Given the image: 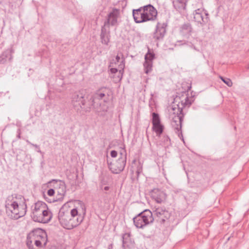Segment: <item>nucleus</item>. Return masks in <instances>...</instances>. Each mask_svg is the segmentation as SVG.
Returning <instances> with one entry per match:
<instances>
[{"label": "nucleus", "mask_w": 249, "mask_h": 249, "mask_svg": "<svg viewBox=\"0 0 249 249\" xmlns=\"http://www.w3.org/2000/svg\"><path fill=\"white\" fill-rule=\"evenodd\" d=\"M5 207L8 216L14 220L24 216L27 212V205L24 197L16 194H12L7 197Z\"/></svg>", "instance_id": "nucleus-1"}, {"label": "nucleus", "mask_w": 249, "mask_h": 249, "mask_svg": "<svg viewBox=\"0 0 249 249\" xmlns=\"http://www.w3.org/2000/svg\"><path fill=\"white\" fill-rule=\"evenodd\" d=\"M193 101V97H189L188 93H184L182 95L180 101H178V104L174 105L172 107V113L175 116L172 117L171 124L178 137L182 141L184 140L181 131L182 122L184 117L182 109L185 107H189Z\"/></svg>", "instance_id": "nucleus-2"}, {"label": "nucleus", "mask_w": 249, "mask_h": 249, "mask_svg": "<svg viewBox=\"0 0 249 249\" xmlns=\"http://www.w3.org/2000/svg\"><path fill=\"white\" fill-rule=\"evenodd\" d=\"M31 216L35 222L48 223L52 219V213L49 211L47 205L42 201H38L31 207Z\"/></svg>", "instance_id": "nucleus-3"}, {"label": "nucleus", "mask_w": 249, "mask_h": 249, "mask_svg": "<svg viewBox=\"0 0 249 249\" xmlns=\"http://www.w3.org/2000/svg\"><path fill=\"white\" fill-rule=\"evenodd\" d=\"M72 103H76L85 112H89L92 107L90 94L88 90L82 89L75 92L72 95Z\"/></svg>", "instance_id": "nucleus-4"}, {"label": "nucleus", "mask_w": 249, "mask_h": 249, "mask_svg": "<svg viewBox=\"0 0 249 249\" xmlns=\"http://www.w3.org/2000/svg\"><path fill=\"white\" fill-rule=\"evenodd\" d=\"M135 226L137 228H143L147 225L153 222L154 218L152 212L145 210L133 218Z\"/></svg>", "instance_id": "nucleus-5"}, {"label": "nucleus", "mask_w": 249, "mask_h": 249, "mask_svg": "<svg viewBox=\"0 0 249 249\" xmlns=\"http://www.w3.org/2000/svg\"><path fill=\"white\" fill-rule=\"evenodd\" d=\"M77 209H72L70 212L65 211L64 208L60 209L58 215V218L61 225L64 228L71 229V217L77 214Z\"/></svg>", "instance_id": "nucleus-6"}, {"label": "nucleus", "mask_w": 249, "mask_h": 249, "mask_svg": "<svg viewBox=\"0 0 249 249\" xmlns=\"http://www.w3.org/2000/svg\"><path fill=\"white\" fill-rule=\"evenodd\" d=\"M109 169L114 174H119L123 171L126 164L125 158H119L114 163H112L109 160H107Z\"/></svg>", "instance_id": "nucleus-7"}, {"label": "nucleus", "mask_w": 249, "mask_h": 249, "mask_svg": "<svg viewBox=\"0 0 249 249\" xmlns=\"http://www.w3.org/2000/svg\"><path fill=\"white\" fill-rule=\"evenodd\" d=\"M156 220L161 224L164 223L166 220L168 219L171 213L165 208L159 207L154 211Z\"/></svg>", "instance_id": "nucleus-8"}, {"label": "nucleus", "mask_w": 249, "mask_h": 249, "mask_svg": "<svg viewBox=\"0 0 249 249\" xmlns=\"http://www.w3.org/2000/svg\"><path fill=\"white\" fill-rule=\"evenodd\" d=\"M167 22H158L153 35V38L156 40H162L166 32Z\"/></svg>", "instance_id": "nucleus-9"}, {"label": "nucleus", "mask_w": 249, "mask_h": 249, "mask_svg": "<svg viewBox=\"0 0 249 249\" xmlns=\"http://www.w3.org/2000/svg\"><path fill=\"white\" fill-rule=\"evenodd\" d=\"M32 232L36 239L40 243V247H45L48 242V237L46 232L40 228H37L32 230Z\"/></svg>", "instance_id": "nucleus-10"}, {"label": "nucleus", "mask_w": 249, "mask_h": 249, "mask_svg": "<svg viewBox=\"0 0 249 249\" xmlns=\"http://www.w3.org/2000/svg\"><path fill=\"white\" fill-rule=\"evenodd\" d=\"M143 12L144 14L147 21L155 20L157 16L156 9L151 4L142 7Z\"/></svg>", "instance_id": "nucleus-11"}, {"label": "nucleus", "mask_w": 249, "mask_h": 249, "mask_svg": "<svg viewBox=\"0 0 249 249\" xmlns=\"http://www.w3.org/2000/svg\"><path fill=\"white\" fill-rule=\"evenodd\" d=\"M120 15V9L113 8L112 11L108 14L105 25H110L115 26L117 24L118 18Z\"/></svg>", "instance_id": "nucleus-12"}, {"label": "nucleus", "mask_w": 249, "mask_h": 249, "mask_svg": "<svg viewBox=\"0 0 249 249\" xmlns=\"http://www.w3.org/2000/svg\"><path fill=\"white\" fill-rule=\"evenodd\" d=\"M201 14H203L206 16H209V14L206 10L202 8H198L194 12L193 15L195 21L200 24L201 27H203L207 23V19L203 18L200 19Z\"/></svg>", "instance_id": "nucleus-13"}, {"label": "nucleus", "mask_w": 249, "mask_h": 249, "mask_svg": "<svg viewBox=\"0 0 249 249\" xmlns=\"http://www.w3.org/2000/svg\"><path fill=\"white\" fill-rule=\"evenodd\" d=\"M150 196L152 199L158 203L164 202L166 198V194L159 189H154L150 192Z\"/></svg>", "instance_id": "nucleus-14"}, {"label": "nucleus", "mask_w": 249, "mask_h": 249, "mask_svg": "<svg viewBox=\"0 0 249 249\" xmlns=\"http://www.w3.org/2000/svg\"><path fill=\"white\" fill-rule=\"evenodd\" d=\"M40 243L35 237L32 231L27 236L26 245L29 249H38L40 248Z\"/></svg>", "instance_id": "nucleus-15"}, {"label": "nucleus", "mask_w": 249, "mask_h": 249, "mask_svg": "<svg viewBox=\"0 0 249 249\" xmlns=\"http://www.w3.org/2000/svg\"><path fill=\"white\" fill-rule=\"evenodd\" d=\"M107 89L103 88L97 90L93 95H90V100L92 103V107H96V104H98V101L103 98L105 96Z\"/></svg>", "instance_id": "nucleus-16"}, {"label": "nucleus", "mask_w": 249, "mask_h": 249, "mask_svg": "<svg viewBox=\"0 0 249 249\" xmlns=\"http://www.w3.org/2000/svg\"><path fill=\"white\" fill-rule=\"evenodd\" d=\"M50 183H54L55 184V186H59V190L58 191V195L59 197L58 198V200H61L64 196L66 192V187L65 182L59 179H52L50 181Z\"/></svg>", "instance_id": "nucleus-17"}, {"label": "nucleus", "mask_w": 249, "mask_h": 249, "mask_svg": "<svg viewBox=\"0 0 249 249\" xmlns=\"http://www.w3.org/2000/svg\"><path fill=\"white\" fill-rule=\"evenodd\" d=\"M83 216L78 214V212H77L76 215L73 216H72L71 217V229L80 225V223L83 221Z\"/></svg>", "instance_id": "nucleus-18"}, {"label": "nucleus", "mask_w": 249, "mask_h": 249, "mask_svg": "<svg viewBox=\"0 0 249 249\" xmlns=\"http://www.w3.org/2000/svg\"><path fill=\"white\" fill-rule=\"evenodd\" d=\"M12 49H10L9 50H7L3 52L0 55V63L2 64L5 63L8 58L10 61L12 59Z\"/></svg>", "instance_id": "nucleus-19"}, {"label": "nucleus", "mask_w": 249, "mask_h": 249, "mask_svg": "<svg viewBox=\"0 0 249 249\" xmlns=\"http://www.w3.org/2000/svg\"><path fill=\"white\" fill-rule=\"evenodd\" d=\"M192 31V28L190 23H186L181 27L180 32L181 34L185 36H188Z\"/></svg>", "instance_id": "nucleus-20"}, {"label": "nucleus", "mask_w": 249, "mask_h": 249, "mask_svg": "<svg viewBox=\"0 0 249 249\" xmlns=\"http://www.w3.org/2000/svg\"><path fill=\"white\" fill-rule=\"evenodd\" d=\"M142 12V7L138 9L133 10V17L136 23H140L139 20H140V16Z\"/></svg>", "instance_id": "nucleus-21"}, {"label": "nucleus", "mask_w": 249, "mask_h": 249, "mask_svg": "<svg viewBox=\"0 0 249 249\" xmlns=\"http://www.w3.org/2000/svg\"><path fill=\"white\" fill-rule=\"evenodd\" d=\"M160 144L165 148L169 147L171 145L169 137L166 135L163 136L161 139Z\"/></svg>", "instance_id": "nucleus-22"}, {"label": "nucleus", "mask_w": 249, "mask_h": 249, "mask_svg": "<svg viewBox=\"0 0 249 249\" xmlns=\"http://www.w3.org/2000/svg\"><path fill=\"white\" fill-rule=\"evenodd\" d=\"M153 63L151 61H144L143 63L144 71L145 73L148 74L152 70Z\"/></svg>", "instance_id": "nucleus-23"}, {"label": "nucleus", "mask_w": 249, "mask_h": 249, "mask_svg": "<svg viewBox=\"0 0 249 249\" xmlns=\"http://www.w3.org/2000/svg\"><path fill=\"white\" fill-rule=\"evenodd\" d=\"M152 129L156 133L157 136H160L163 131V126L161 124L153 125Z\"/></svg>", "instance_id": "nucleus-24"}, {"label": "nucleus", "mask_w": 249, "mask_h": 249, "mask_svg": "<svg viewBox=\"0 0 249 249\" xmlns=\"http://www.w3.org/2000/svg\"><path fill=\"white\" fill-rule=\"evenodd\" d=\"M130 233H125L122 236L123 240V246H128V243L130 240Z\"/></svg>", "instance_id": "nucleus-25"}, {"label": "nucleus", "mask_w": 249, "mask_h": 249, "mask_svg": "<svg viewBox=\"0 0 249 249\" xmlns=\"http://www.w3.org/2000/svg\"><path fill=\"white\" fill-rule=\"evenodd\" d=\"M160 123L159 115L158 113L153 112L152 113V124L153 125L159 124Z\"/></svg>", "instance_id": "nucleus-26"}, {"label": "nucleus", "mask_w": 249, "mask_h": 249, "mask_svg": "<svg viewBox=\"0 0 249 249\" xmlns=\"http://www.w3.org/2000/svg\"><path fill=\"white\" fill-rule=\"evenodd\" d=\"M109 34L100 35V38L102 44L107 45L109 42Z\"/></svg>", "instance_id": "nucleus-27"}, {"label": "nucleus", "mask_w": 249, "mask_h": 249, "mask_svg": "<svg viewBox=\"0 0 249 249\" xmlns=\"http://www.w3.org/2000/svg\"><path fill=\"white\" fill-rule=\"evenodd\" d=\"M154 58L155 54L153 52H151L150 51L148 50V52L145 55V61H151L152 62V60L154 59Z\"/></svg>", "instance_id": "nucleus-28"}, {"label": "nucleus", "mask_w": 249, "mask_h": 249, "mask_svg": "<svg viewBox=\"0 0 249 249\" xmlns=\"http://www.w3.org/2000/svg\"><path fill=\"white\" fill-rule=\"evenodd\" d=\"M220 79L222 80V81L226 84L228 87H231L232 85V82L231 80L228 78H224L222 76H220Z\"/></svg>", "instance_id": "nucleus-29"}, {"label": "nucleus", "mask_w": 249, "mask_h": 249, "mask_svg": "<svg viewBox=\"0 0 249 249\" xmlns=\"http://www.w3.org/2000/svg\"><path fill=\"white\" fill-rule=\"evenodd\" d=\"M109 30V25H105V23H104V26H103L101 28V32L100 35H106L109 34V32H107V29Z\"/></svg>", "instance_id": "nucleus-30"}, {"label": "nucleus", "mask_w": 249, "mask_h": 249, "mask_svg": "<svg viewBox=\"0 0 249 249\" xmlns=\"http://www.w3.org/2000/svg\"><path fill=\"white\" fill-rule=\"evenodd\" d=\"M120 157H119V158L123 159V158H124L125 161H126V151L124 149V148L122 149V150L120 152Z\"/></svg>", "instance_id": "nucleus-31"}, {"label": "nucleus", "mask_w": 249, "mask_h": 249, "mask_svg": "<svg viewBox=\"0 0 249 249\" xmlns=\"http://www.w3.org/2000/svg\"><path fill=\"white\" fill-rule=\"evenodd\" d=\"M146 21H147V20H146V18L145 17L144 14L142 11L141 12V15L140 16V20H139V22L140 23H142V22H146Z\"/></svg>", "instance_id": "nucleus-32"}, {"label": "nucleus", "mask_w": 249, "mask_h": 249, "mask_svg": "<svg viewBox=\"0 0 249 249\" xmlns=\"http://www.w3.org/2000/svg\"><path fill=\"white\" fill-rule=\"evenodd\" d=\"M101 185H100V187L101 189L105 191H108L109 189V187L108 186H105L103 188V185L104 184H106V183L104 182V181H102L101 182Z\"/></svg>", "instance_id": "nucleus-33"}, {"label": "nucleus", "mask_w": 249, "mask_h": 249, "mask_svg": "<svg viewBox=\"0 0 249 249\" xmlns=\"http://www.w3.org/2000/svg\"><path fill=\"white\" fill-rule=\"evenodd\" d=\"M54 194V190L53 189H50L48 190L47 194L49 196H53Z\"/></svg>", "instance_id": "nucleus-34"}, {"label": "nucleus", "mask_w": 249, "mask_h": 249, "mask_svg": "<svg viewBox=\"0 0 249 249\" xmlns=\"http://www.w3.org/2000/svg\"><path fill=\"white\" fill-rule=\"evenodd\" d=\"M110 155L112 158H115L117 156V152L115 150H112L110 152Z\"/></svg>", "instance_id": "nucleus-35"}, {"label": "nucleus", "mask_w": 249, "mask_h": 249, "mask_svg": "<svg viewBox=\"0 0 249 249\" xmlns=\"http://www.w3.org/2000/svg\"><path fill=\"white\" fill-rule=\"evenodd\" d=\"M206 18V19H207V23L209 22V20H210V19H209V16H206V15H204L203 14H201V16H200V19L201 18Z\"/></svg>", "instance_id": "nucleus-36"}, {"label": "nucleus", "mask_w": 249, "mask_h": 249, "mask_svg": "<svg viewBox=\"0 0 249 249\" xmlns=\"http://www.w3.org/2000/svg\"><path fill=\"white\" fill-rule=\"evenodd\" d=\"M110 71L112 73H116L118 71V70L116 68H111Z\"/></svg>", "instance_id": "nucleus-37"}, {"label": "nucleus", "mask_w": 249, "mask_h": 249, "mask_svg": "<svg viewBox=\"0 0 249 249\" xmlns=\"http://www.w3.org/2000/svg\"><path fill=\"white\" fill-rule=\"evenodd\" d=\"M17 133H18V135H17V138L18 139H20L21 137H20V135H21V130L20 129H18V131H17Z\"/></svg>", "instance_id": "nucleus-38"}, {"label": "nucleus", "mask_w": 249, "mask_h": 249, "mask_svg": "<svg viewBox=\"0 0 249 249\" xmlns=\"http://www.w3.org/2000/svg\"><path fill=\"white\" fill-rule=\"evenodd\" d=\"M115 59H116V61L117 62H118L120 61V56L119 55H117L116 56Z\"/></svg>", "instance_id": "nucleus-39"}, {"label": "nucleus", "mask_w": 249, "mask_h": 249, "mask_svg": "<svg viewBox=\"0 0 249 249\" xmlns=\"http://www.w3.org/2000/svg\"><path fill=\"white\" fill-rule=\"evenodd\" d=\"M32 145L35 147L36 149H39V146L37 144H32Z\"/></svg>", "instance_id": "nucleus-40"}, {"label": "nucleus", "mask_w": 249, "mask_h": 249, "mask_svg": "<svg viewBox=\"0 0 249 249\" xmlns=\"http://www.w3.org/2000/svg\"><path fill=\"white\" fill-rule=\"evenodd\" d=\"M97 111L98 112L99 115H104V113L101 112V111L100 110H97Z\"/></svg>", "instance_id": "nucleus-41"}, {"label": "nucleus", "mask_w": 249, "mask_h": 249, "mask_svg": "<svg viewBox=\"0 0 249 249\" xmlns=\"http://www.w3.org/2000/svg\"><path fill=\"white\" fill-rule=\"evenodd\" d=\"M26 142L29 144H31L32 145V144H33L32 143H31L30 142H29L28 140H26Z\"/></svg>", "instance_id": "nucleus-42"}, {"label": "nucleus", "mask_w": 249, "mask_h": 249, "mask_svg": "<svg viewBox=\"0 0 249 249\" xmlns=\"http://www.w3.org/2000/svg\"><path fill=\"white\" fill-rule=\"evenodd\" d=\"M37 151L39 153H41V150H40V148L39 149H37Z\"/></svg>", "instance_id": "nucleus-43"}, {"label": "nucleus", "mask_w": 249, "mask_h": 249, "mask_svg": "<svg viewBox=\"0 0 249 249\" xmlns=\"http://www.w3.org/2000/svg\"><path fill=\"white\" fill-rule=\"evenodd\" d=\"M37 151L39 153H41V150H40V148L39 149H37Z\"/></svg>", "instance_id": "nucleus-44"}, {"label": "nucleus", "mask_w": 249, "mask_h": 249, "mask_svg": "<svg viewBox=\"0 0 249 249\" xmlns=\"http://www.w3.org/2000/svg\"><path fill=\"white\" fill-rule=\"evenodd\" d=\"M107 111V109H105L103 110L104 113L106 112Z\"/></svg>", "instance_id": "nucleus-45"}, {"label": "nucleus", "mask_w": 249, "mask_h": 249, "mask_svg": "<svg viewBox=\"0 0 249 249\" xmlns=\"http://www.w3.org/2000/svg\"><path fill=\"white\" fill-rule=\"evenodd\" d=\"M51 249H57V248H55V247H54V248H52Z\"/></svg>", "instance_id": "nucleus-46"}, {"label": "nucleus", "mask_w": 249, "mask_h": 249, "mask_svg": "<svg viewBox=\"0 0 249 249\" xmlns=\"http://www.w3.org/2000/svg\"><path fill=\"white\" fill-rule=\"evenodd\" d=\"M178 1H179V2H182L181 0H178Z\"/></svg>", "instance_id": "nucleus-47"}]
</instances>
